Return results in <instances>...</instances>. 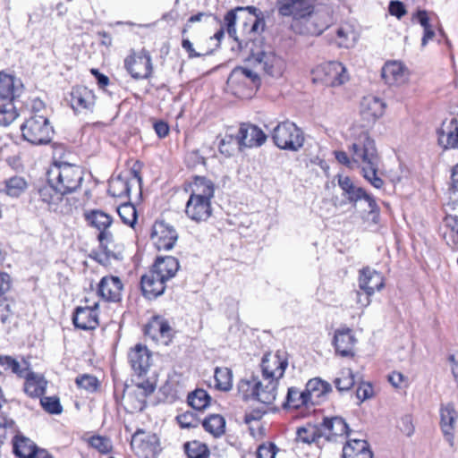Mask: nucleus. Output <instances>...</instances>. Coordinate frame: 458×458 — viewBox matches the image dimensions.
<instances>
[{"label":"nucleus","instance_id":"nucleus-1","mask_svg":"<svg viewBox=\"0 0 458 458\" xmlns=\"http://www.w3.org/2000/svg\"><path fill=\"white\" fill-rule=\"evenodd\" d=\"M87 219L92 226L99 231L98 239L103 249V255H105V259L100 258L99 262L104 263L110 259L122 260L123 246L114 242L113 234L108 230L113 222L111 216L103 211L93 210L88 215Z\"/></svg>","mask_w":458,"mask_h":458},{"label":"nucleus","instance_id":"nucleus-2","mask_svg":"<svg viewBox=\"0 0 458 458\" xmlns=\"http://www.w3.org/2000/svg\"><path fill=\"white\" fill-rule=\"evenodd\" d=\"M352 131V143L349 145L348 150L354 161L357 162L359 168L375 166L377 163H379L380 157L374 139L366 130L353 127Z\"/></svg>","mask_w":458,"mask_h":458},{"label":"nucleus","instance_id":"nucleus-3","mask_svg":"<svg viewBox=\"0 0 458 458\" xmlns=\"http://www.w3.org/2000/svg\"><path fill=\"white\" fill-rule=\"evenodd\" d=\"M47 182L53 183L65 194L80 188L83 181V171L76 165L65 162H55L47 173Z\"/></svg>","mask_w":458,"mask_h":458},{"label":"nucleus","instance_id":"nucleus-4","mask_svg":"<svg viewBox=\"0 0 458 458\" xmlns=\"http://www.w3.org/2000/svg\"><path fill=\"white\" fill-rule=\"evenodd\" d=\"M272 140L281 149L298 151L304 144V134L294 123L287 120L274 128Z\"/></svg>","mask_w":458,"mask_h":458},{"label":"nucleus","instance_id":"nucleus-5","mask_svg":"<svg viewBox=\"0 0 458 458\" xmlns=\"http://www.w3.org/2000/svg\"><path fill=\"white\" fill-rule=\"evenodd\" d=\"M250 62L261 67L266 74L273 78H280L283 76L286 63L283 57L276 55L270 48H263L260 50H253L250 48Z\"/></svg>","mask_w":458,"mask_h":458},{"label":"nucleus","instance_id":"nucleus-6","mask_svg":"<svg viewBox=\"0 0 458 458\" xmlns=\"http://www.w3.org/2000/svg\"><path fill=\"white\" fill-rule=\"evenodd\" d=\"M69 103L72 109L77 113H91L96 104V96L92 89L81 85L72 88Z\"/></svg>","mask_w":458,"mask_h":458},{"label":"nucleus","instance_id":"nucleus-7","mask_svg":"<svg viewBox=\"0 0 458 458\" xmlns=\"http://www.w3.org/2000/svg\"><path fill=\"white\" fill-rule=\"evenodd\" d=\"M319 79L327 86L338 87L349 80L346 68L340 62H328L317 69Z\"/></svg>","mask_w":458,"mask_h":458},{"label":"nucleus","instance_id":"nucleus-8","mask_svg":"<svg viewBox=\"0 0 458 458\" xmlns=\"http://www.w3.org/2000/svg\"><path fill=\"white\" fill-rule=\"evenodd\" d=\"M178 239L175 229L164 221L156 222L151 232V240L158 250H170Z\"/></svg>","mask_w":458,"mask_h":458},{"label":"nucleus","instance_id":"nucleus-9","mask_svg":"<svg viewBox=\"0 0 458 458\" xmlns=\"http://www.w3.org/2000/svg\"><path fill=\"white\" fill-rule=\"evenodd\" d=\"M124 65L131 77L137 80L147 79L152 72L151 57L145 50L128 56L124 61Z\"/></svg>","mask_w":458,"mask_h":458},{"label":"nucleus","instance_id":"nucleus-10","mask_svg":"<svg viewBox=\"0 0 458 458\" xmlns=\"http://www.w3.org/2000/svg\"><path fill=\"white\" fill-rule=\"evenodd\" d=\"M287 366L288 360L284 352H276L275 354H266L261 361L262 375L265 376V380L268 377L279 380L283 377Z\"/></svg>","mask_w":458,"mask_h":458},{"label":"nucleus","instance_id":"nucleus-11","mask_svg":"<svg viewBox=\"0 0 458 458\" xmlns=\"http://www.w3.org/2000/svg\"><path fill=\"white\" fill-rule=\"evenodd\" d=\"M440 428L445 440L451 447L454 445V436L458 412L453 403L442 404L440 407Z\"/></svg>","mask_w":458,"mask_h":458},{"label":"nucleus","instance_id":"nucleus-12","mask_svg":"<svg viewBox=\"0 0 458 458\" xmlns=\"http://www.w3.org/2000/svg\"><path fill=\"white\" fill-rule=\"evenodd\" d=\"M55 131L48 116L44 118L30 117V144L46 145L52 141Z\"/></svg>","mask_w":458,"mask_h":458},{"label":"nucleus","instance_id":"nucleus-13","mask_svg":"<svg viewBox=\"0 0 458 458\" xmlns=\"http://www.w3.org/2000/svg\"><path fill=\"white\" fill-rule=\"evenodd\" d=\"M386 104L378 97L369 95L360 102V115L366 125L369 126L376 123L385 113Z\"/></svg>","mask_w":458,"mask_h":458},{"label":"nucleus","instance_id":"nucleus-14","mask_svg":"<svg viewBox=\"0 0 458 458\" xmlns=\"http://www.w3.org/2000/svg\"><path fill=\"white\" fill-rule=\"evenodd\" d=\"M129 363L138 377L147 374L151 365V352L147 346L136 344L128 353Z\"/></svg>","mask_w":458,"mask_h":458},{"label":"nucleus","instance_id":"nucleus-15","mask_svg":"<svg viewBox=\"0 0 458 458\" xmlns=\"http://www.w3.org/2000/svg\"><path fill=\"white\" fill-rule=\"evenodd\" d=\"M385 286L384 276L381 273L370 267H364L360 271L359 287L367 295L372 296L376 291Z\"/></svg>","mask_w":458,"mask_h":458},{"label":"nucleus","instance_id":"nucleus-16","mask_svg":"<svg viewBox=\"0 0 458 458\" xmlns=\"http://www.w3.org/2000/svg\"><path fill=\"white\" fill-rule=\"evenodd\" d=\"M98 304L92 307H78L72 317L74 326L82 330H92L98 326Z\"/></svg>","mask_w":458,"mask_h":458},{"label":"nucleus","instance_id":"nucleus-17","mask_svg":"<svg viewBox=\"0 0 458 458\" xmlns=\"http://www.w3.org/2000/svg\"><path fill=\"white\" fill-rule=\"evenodd\" d=\"M240 146L253 148L261 146L267 140L261 129L251 124H242L236 136Z\"/></svg>","mask_w":458,"mask_h":458},{"label":"nucleus","instance_id":"nucleus-18","mask_svg":"<svg viewBox=\"0 0 458 458\" xmlns=\"http://www.w3.org/2000/svg\"><path fill=\"white\" fill-rule=\"evenodd\" d=\"M165 281L153 270L141 276L140 286L143 295L151 300L162 295L165 290Z\"/></svg>","mask_w":458,"mask_h":458},{"label":"nucleus","instance_id":"nucleus-19","mask_svg":"<svg viewBox=\"0 0 458 458\" xmlns=\"http://www.w3.org/2000/svg\"><path fill=\"white\" fill-rule=\"evenodd\" d=\"M348 433V425L340 417L326 418L319 427V437L329 441H336L337 437H343Z\"/></svg>","mask_w":458,"mask_h":458},{"label":"nucleus","instance_id":"nucleus-20","mask_svg":"<svg viewBox=\"0 0 458 458\" xmlns=\"http://www.w3.org/2000/svg\"><path fill=\"white\" fill-rule=\"evenodd\" d=\"M185 214L197 223L207 221L212 214L211 202L190 197L186 202Z\"/></svg>","mask_w":458,"mask_h":458},{"label":"nucleus","instance_id":"nucleus-21","mask_svg":"<svg viewBox=\"0 0 458 458\" xmlns=\"http://www.w3.org/2000/svg\"><path fill=\"white\" fill-rule=\"evenodd\" d=\"M123 284L118 276H104L99 284L98 293L108 301H118L122 296Z\"/></svg>","mask_w":458,"mask_h":458},{"label":"nucleus","instance_id":"nucleus-22","mask_svg":"<svg viewBox=\"0 0 458 458\" xmlns=\"http://www.w3.org/2000/svg\"><path fill=\"white\" fill-rule=\"evenodd\" d=\"M228 83L232 86L243 85L250 89H257L260 84V78L257 72L249 68L236 67L232 71Z\"/></svg>","mask_w":458,"mask_h":458},{"label":"nucleus","instance_id":"nucleus-23","mask_svg":"<svg viewBox=\"0 0 458 458\" xmlns=\"http://www.w3.org/2000/svg\"><path fill=\"white\" fill-rule=\"evenodd\" d=\"M407 68L401 62H387L382 68V77L389 85H399L408 80Z\"/></svg>","mask_w":458,"mask_h":458},{"label":"nucleus","instance_id":"nucleus-24","mask_svg":"<svg viewBox=\"0 0 458 458\" xmlns=\"http://www.w3.org/2000/svg\"><path fill=\"white\" fill-rule=\"evenodd\" d=\"M312 4V0H276V7L278 14L283 17L301 16L307 11L308 6Z\"/></svg>","mask_w":458,"mask_h":458},{"label":"nucleus","instance_id":"nucleus-25","mask_svg":"<svg viewBox=\"0 0 458 458\" xmlns=\"http://www.w3.org/2000/svg\"><path fill=\"white\" fill-rule=\"evenodd\" d=\"M21 81L12 75L0 72V98L14 100L22 93Z\"/></svg>","mask_w":458,"mask_h":458},{"label":"nucleus","instance_id":"nucleus-26","mask_svg":"<svg viewBox=\"0 0 458 458\" xmlns=\"http://www.w3.org/2000/svg\"><path fill=\"white\" fill-rule=\"evenodd\" d=\"M331 391V385L318 377L310 379L305 387V393L308 396L310 405L318 404L321 400Z\"/></svg>","mask_w":458,"mask_h":458},{"label":"nucleus","instance_id":"nucleus-27","mask_svg":"<svg viewBox=\"0 0 458 458\" xmlns=\"http://www.w3.org/2000/svg\"><path fill=\"white\" fill-rule=\"evenodd\" d=\"M180 267L177 259L172 256L157 258L151 270L158 275L165 282L173 278Z\"/></svg>","mask_w":458,"mask_h":458},{"label":"nucleus","instance_id":"nucleus-28","mask_svg":"<svg viewBox=\"0 0 458 458\" xmlns=\"http://www.w3.org/2000/svg\"><path fill=\"white\" fill-rule=\"evenodd\" d=\"M313 14V4L308 6L305 13H301V16H296L292 20L290 28L291 30L300 35H315L316 36V26L312 18Z\"/></svg>","mask_w":458,"mask_h":458},{"label":"nucleus","instance_id":"nucleus-29","mask_svg":"<svg viewBox=\"0 0 458 458\" xmlns=\"http://www.w3.org/2000/svg\"><path fill=\"white\" fill-rule=\"evenodd\" d=\"M257 12L258 8L254 6L236 7L228 11L224 17L223 27L226 30L228 35L239 43L240 47H242V42L239 41L235 29V24L239 18L238 13H248L249 14H255Z\"/></svg>","mask_w":458,"mask_h":458},{"label":"nucleus","instance_id":"nucleus-30","mask_svg":"<svg viewBox=\"0 0 458 458\" xmlns=\"http://www.w3.org/2000/svg\"><path fill=\"white\" fill-rule=\"evenodd\" d=\"M355 344V338L349 328L339 329L335 333L334 344L335 351L341 356H352L353 355V346Z\"/></svg>","mask_w":458,"mask_h":458},{"label":"nucleus","instance_id":"nucleus-31","mask_svg":"<svg viewBox=\"0 0 458 458\" xmlns=\"http://www.w3.org/2000/svg\"><path fill=\"white\" fill-rule=\"evenodd\" d=\"M344 458H372L373 454L366 440L351 438L343 448Z\"/></svg>","mask_w":458,"mask_h":458},{"label":"nucleus","instance_id":"nucleus-32","mask_svg":"<svg viewBox=\"0 0 458 458\" xmlns=\"http://www.w3.org/2000/svg\"><path fill=\"white\" fill-rule=\"evenodd\" d=\"M215 195V185L212 181L197 176L191 185V198L204 199L211 202Z\"/></svg>","mask_w":458,"mask_h":458},{"label":"nucleus","instance_id":"nucleus-33","mask_svg":"<svg viewBox=\"0 0 458 458\" xmlns=\"http://www.w3.org/2000/svg\"><path fill=\"white\" fill-rule=\"evenodd\" d=\"M259 381L262 385L258 389V401L265 404L273 403L277 394L278 380L272 377L265 380V376L262 375Z\"/></svg>","mask_w":458,"mask_h":458},{"label":"nucleus","instance_id":"nucleus-34","mask_svg":"<svg viewBox=\"0 0 458 458\" xmlns=\"http://www.w3.org/2000/svg\"><path fill=\"white\" fill-rule=\"evenodd\" d=\"M38 196L40 199L47 203L50 209L56 210L59 203L63 200L64 192L58 190L53 183H47L39 188Z\"/></svg>","mask_w":458,"mask_h":458},{"label":"nucleus","instance_id":"nucleus-35","mask_svg":"<svg viewBox=\"0 0 458 458\" xmlns=\"http://www.w3.org/2000/svg\"><path fill=\"white\" fill-rule=\"evenodd\" d=\"M438 143L444 148H458V122L452 119L446 129L438 131Z\"/></svg>","mask_w":458,"mask_h":458},{"label":"nucleus","instance_id":"nucleus-36","mask_svg":"<svg viewBox=\"0 0 458 458\" xmlns=\"http://www.w3.org/2000/svg\"><path fill=\"white\" fill-rule=\"evenodd\" d=\"M11 369L18 377L29 380V364L25 360L21 364L17 360L11 356H0V374Z\"/></svg>","mask_w":458,"mask_h":458},{"label":"nucleus","instance_id":"nucleus-37","mask_svg":"<svg viewBox=\"0 0 458 458\" xmlns=\"http://www.w3.org/2000/svg\"><path fill=\"white\" fill-rule=\"evenodd\" d=\"M312 18L314 26H316V36L320 35L334 22L333 11L328 6H322L317 9L313 7Z\"/></svg>","mask_w":458,"mask_h":458},{"label":"nucleus","instance_id":"nucleus-38","mask_svg":"<svg viewBox=\"0 0 458 458\" xmlns=\"http://www.w3.org/2000/svg\"><path fill=\"white\" fill-rule=\"evenodd\" d=\"M357 40V33L350 24H342L335 31V43L339 47H352Z\"/></svg>","mask_w":458,"mask_h":458},{"label":"nucleus","instance_id":"nucleus-39","mask_svg":"<svg viewBox=\"0 0 458 458\" xmlns=\"http://www.w3.org/2000/svg\"><path fill=\"white\" fill-rule=\"evenodd\" d=\"M4 188L0 192L12 198H18L25 192L28 183L25 178L21 176H13L4 182Z\"/></svg>","mask_w":458,"mask_h":458},{"label":"nucleus","instance_id":"nucleus-40","mask_svg":"<svg viewBox=\"0 0 458 458\" xmlns=\"http://www.w3.org/2000/svg\"><path fill=\"white\" fill-rule=\"evenodd\" d=\"M261 385L258 377L250 376V378H243L239 382L238 390L244 400L253 399L258 401V389Z\"/></svg>","mask_w":458,"mask_h":458},{"label":"nucleus","instance_id":"nucleus-41","mask_svg":"<svg viewBox=\"0 0 458 458\" xmlns=\"http://www.w3.org/2000/svg\"><path fill=\"white\" fill-rule=\"evenodd\" d=\"M310 405L305 390L301 391L297 387H290L286 395V402L284 404L285 408L299 409L301 406L309 407Z\"/></svg>","mask_w":458,"mask_h":458},{"label":"nucleus","instance_id":"nucleus-42","mask_svg":"<svg viewBox=\"0 0 458 458\" xmlns=\"http://www.w3.org/2000/svg\"><path fill=\"white\" fill-rule=\"evenodd\" d=\"M202 425L214 437H220L225 433V420L219 414H211L203 420Z\"/></svg>","mask_w":458,"mask_h":458},{"label":"nucleus","instance_id":"nucleus-43","mask_svg":"<svg viewBox=\"0 0 458 458\" xmlns=\"http://www.w3.org/2000/svg\"><path fill=\"white\" fill-rule=\"evenodd\" d=\"M130 191L129 182L120 176L109 182L108 193L114 198H127Z\"/></svg>","mask_w":458,"mask_h":458},{"label":"nucleus","instance_id":"nucleus-44","mask_svg":"<svg viewBox=\"0 0 458 458\" xmlns=\"http://www.w3.org/2000/svg\"><path fill=\"white\" fill-rule=\"evenodd\" d=\"M210 396L204 389H196L188 395V403L195 410H204L210 403Z\"/></svg>","mask_w":458,"mask_h":458},{"label":"nucleus","instance_id":"nucleus-45","mask_svg":"<svg viewBox=\"0 0 458 458\" xmlns=\"http://www.w3.org/2000/svg\"><path fill=\"white\" fill-rule=\"evenodd\" d=\"M216 387L222 391H229L233 386V375L228 368H216L215 370Z\"/></svg>","mask_w":458,"mask_h":458},{"label":"nucleus","instance_id":"nucleus-46","mask_svg":"<svg viewBox=\"0 0 458 458\" xmlns=\"http://www.w3.org/2000/svg\"><path fill=\"white\" fill-rule=\"evenodd\" d=\"M135 394L138 398L139 405L135 406V408H139L142 410L146 397L154 393L156 389L155 384L150 382L149 380H142L140 382H137L135 384Z\"/></svg>","mask_w":458,"mask_h":458},{"label":"nucleus","instance_id":"nucleus-47","mask_svg":"<svg viewBox=\"0 0 458 458\" xmlns=\"http://www.w3.org/2000/svg\"><path fill=\"white\" fill-rule=\"evenodd\" d=\"M184 449L188 458H208L209 456L207 445L199 441L186 443Z\"/></svg>","mask_w":458,"mask_h":458},{"label":"nucleus","instance_id":"nucleus-48","mask_svg":"<svg viewBox=\"0 0 458 458\" xmlns=\"http://www.w3.org/2000/svg\"><path fill=\"white\" fill-rule=\"evenodd\" d=\"M354 375L352 369H344L334 383L336 389L340 392L350 390L354 385Z\"/></svg>","mask_w":458,"mask_h":458},{"label":"nucleus","instance_id":"nucleus-49","mask_svg":"<svg viewBox=\"0 0 458 458\" xmlns=\"http://www.w3.org/2000/svg\"><path fill=\"white\" fill-rule=\"evenodd\" d=\"M40 405L43 410L52 415H59L63 412L64 409L60 403L59 397L54 396H40Z\"/></svg>","mask_w":458,"mask_h":458},{"label":"nucleus","instance_id":"nucleus-50","mask_svg":"<svg viewBox=\"0 0 458 458\" xmlns=\"http://www.w3.org/2000/svg\"><path fill=\"white\" fill-rule=\"evenodd\" d=\"M117 212L122 221L133 227L137 222V211L135 207L131 203H124L118 207Z\"/></svg>","mask_w":458,"mask_h":458},{"label":"nucleus","instance_id":"nucleus-51","mask_svg":"<svg viewBox=\"0 0 458 458\" xmlns=\"http://www.w3.org/2000/svg\"><path fill=\"white\" fill-rule=\"evenodd\" d=\"M319 437V428L312 426L301 427L296 431V440L305 444L315 442Z\"/></svg>","mask_w":458,"mask_h":458},{"label":"nucleus","instance_id":"nucleus-52","mask_svg":"<svg viewBox=\"0 0 458 458\" xmlns=\"http://www.w3.org/2000/svg\"><path fill=\"white\" fill-rule=\"evenodd\" d=\"M47 386V381L42 375L36 374L30 371V388H33V391L30 392V395H43L46 392Z\"/></svg>","mask_w":458,"mask_h":458},{"label":"nucleus","instance_id":"nucleus-53","mask_svg":"<svg viewBox=\"0 0 458 458\" xmlns=\"http://www.w3.org/2000/svg\"><path fill=\"white\" fill-rule=\"evenodd\" d=\"M13 452L15 456L19 458H29V454H26V451L29 448L28 438L19 433H17L13 438Z\"/></svg>","mask_w":458,"mask_h":458},{"label":"nucleus","instance_id":"nucleus-54","mask_svg":"<svg viewBox=\"0 0 458 458\" xmlns=\"http://www.w3.org/2000/svg\"><path fill=\"white\" fill-rule=\"evenodd\" d=\"M379 163H377L375 166L365 167L362 170L363 177L370 182V184L376 189H381L384 185V181L377 176Z\"/></svg>","mask_w":458,"mask_h":458},{"label":"nucleus","instance_id":"nucleus-55","mask_svg":"<svg viewBox=\"0 0 458 458\" xmlns=\"http://www.w3.org/2000/svg\"><path fill=\"white\" fill-rule=\"evenodd\" d=\"M89 444L93 448L102 454H108L113 448L110 439L101 436H94L90 437Z\"/></svg>","mask_w":458,"mask_h":458},{"label":"nucleus","instance_id":"nucleus-56","mask_svg":"<svg viewBox=\"0 0 458 458\" xmlns=\"http://www.w3.org/2000/svg\"><path fill=\"white\" fill-rule=\"evenodd\" d=\"M345 195L350 202H357L358 200L364 199L369 204L370 199H374L371 195L368 194L364 189L356 186L345 193Z\"/></svg>","mask_w":458,"mask_h":458},{"label":"nucleus","instance_id":"nucleus-57","mask_svg":"<svg viewBox=\"0 0 458 458\" xmlns=\"http://www.w3.org/2000/svg\"><path fill=\"white\" fill-rule=\"evenodd\" d=\"M76 384L81 388L93 392L98 387V379L94 376L85 374L76 378Z\"/></svg>","mask_w":458,"mask_h":458},{"label":"nucleus","instance_id":"nucleus-58","mask_svg":"<svg viewBox=\"0 0 458 458\" xmlns=\"http://www.w3.org/2000/svg\"><path fill=\"white\" fill-rule=\"evenodd\" d=\"M45 116H48L47 107L41 99L35 98L30 106V117L44 118Z\"/></svg>","mask_w":458,"mask_h":458},{"label":"nucleus","instance_id":"nucleus-59","mask_svg":"<svg viewBox=\"0 0 458 458\" xmlns=\"http://www.w3.org/2000/svg\"><path fill=\"white\" fill-rule=\"evenodd\" d=\"M160 333L159 338L160 343L164 344H168L173 337V329L170 327L169 323L160 317Z\"/></svg>","mask_w":458,"mask_h":458},{"label":"nucleus","instance_id":"nucleus-60","mask_svg":"<svg viewBox=\"0 0 458 458\" xmlns=\"http://www.w3.org/2000/svg\"><path fill=\"white\" fill-rule=\"evenodd\" d=\"M177 422L183 428H194L197 426V420L192 412L187 411L176 417Z\"/></svg>","mask_w":458,"mask_h":458},{"label":"nucleus","instance_id":"nucleus-61","mask_svg":"<svg viewBox=\"0 0 458 458\" xmlns=\"http://www.w3.org/2000/svg\"><path fill=\"white\" fill-rule=\"evenodd\" d=\"M277 448L276 445L269 443L268 445H261L257 450V458H276Z\"/></svg>","mask_w":458,"mask_h":458},{"label":"nucleus","instance_id":"nucleus-62","mask_svg":"<svg viewBox=\"0 0 458 458\" xmlns=\"http://www.w3.org/2000/svg\"><path fill=\"white\" fill-rule=\"evenodd\" d=\"M335 157L340 164L347 166L348 168H359L357 162L354 161L353 157H352L351 155L349 156L344 151H335Z\"/></svg>","mask_w":458,"mask_h":458},{"label":"nucleus","instance_id":"nucleus-63","mask_svg":"<svg viewBox=\"0 0 458 458\" xmlns=\"http://www.w3.org/2000/svg\"><path fill=\"white\" fill-rule=\"evenodd\" d=\"M160 317H155L148 323L146 328V334L152 337L154 340L160 342L159 333H160Z\"/></svg>","mask_w":458,"mask_h":458},{"label":"nucleus","instance_id":"nucleus-64","mask_svg":"<svg viewBox=\"0 0 458 458\" xmlns=\"http://www.w3.org/2000/svg\"><path fill=\"white\" fill-rule=\"evenodd\" d=\"M356 395L358 399L364 401L370 398L373 395V387L370 384L362 383L359 386Z\"/></svg>","mask_w":458,"mask_h":458}]
</instances>
